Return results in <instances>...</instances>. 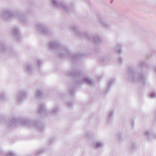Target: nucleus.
Wrapping results in <instances>:
<instances>
[{"mask_svg": "<svg viewBox=\"0 0 156 156\" xmlns=\"http://www.w3.org/2000/svg\"><path fill=\"white\" fill-rule=\"evenodd\" d=\"M49 44L51 49L54 50L57 56L61 57L68 56L71 58L72 62L81 59L84 55V53L83 52H80L76 54L72 52L70 53L66 47L56 41H51L50 42Z\"/></svg>", "mask_w": 156, "mask_h": 156, "instance_id": "1", "label": "nucleus"}, {"mask_svg": "<svg viewBox=\"0 0 156 156\" xmlns=\"http://www.w3.org/2000/svg\"><path fill=\"white\" fill-rule=\"evenodd\" d=\"M144 61L140 62L135 72L134 67H130L128 70L127 76L128 80L131 82L144 84L147 81V77L143 70V68L146 66Z\"/></svg>", "mask_w": 156, "mask_h": 156, "instance_id": "2", "label": "nucleus"}, {"mask_svg": "<svg viewBox=\"0 0 156 156\" xmlns=\"http://www.w3.org/2000/svg\"><path fill=\"white\" fill-rule=\"evenodd\" d=\"M8 127H15L19 125H22L30 128H34L38 131L41 132L43 129V126L42 124L39 123H35L34 121L28 120L27 119H22L20 120L18 119H14L9 122H7Z\"/></svg>", "mask_w": 156, "mask_h": 156, "instance_id": "3", "label": "nucleus"}, {"mask_svg": "<svg viewBox=\"0 0 156 156\" xmlns=\"http://www.w3.org/2000/svg\"><path fill=\"white\" fill-rule=\"evenodd\" d=\"M80 71L75 69L73 72H70L67 75L69 76L73 77L76 80V83L77 85H80L83 83L91 84L93 80L88 77H83L80 73Z\"/></svg>", "mask_w": 156, "mask_h": 156, "instance_id": "4", "label": "nucleus"}, {"mask_svg": "<svg viewBox=\"0 0 156 156\" xmlns=\"http://www.w3.org/2000/svg\"><path fill=\"white\" fill-rule=\"evenodd\" d=\"M2 16L3 19H7L14 18L19 20L23 23L26 22L27 20L26 17L23 14L22 12L21 11L12 12L9 10L5 11L3 12Z\"/></svg>", "mask_w": 156, "mask_h": 156, "instance_id": "5", "label": "nucleus"}, {"mask_svg": "<svg viewBox=\"0 0 156 156\" xmlns=\"http://www.w3.org/2000/svg\"><path fill=\"white\" fill-rule=\"evenodd\" d=\"M59 111L58 107H54L51 111L46 110L45 105L43 103L39 105L37 110V113L44 115H48L49 114L55 115Z\"/></svg>", "mask_w": 156, "mask_h": 156, "instance_id": "6", "label": "nucleus"}, {"mask_svg": "<svg viewBox=\"0 0 156 156\" xmlns=\"http://www.w3.org/2000/svg\"><path fill=\"white\" fill-rule=\"evenodd\" d=\"M51 2L54 6L57 8H61L66 12H68L71 9L72 7L69 8L67 5L63 4L57 0H51Z\"/></svg>", "mask_w": 156, "mask_h": 156, "instance_id": "7", "label": "nucleus"}, {"mask_svg": "<svg viewBox=\"0 0 156 156\" xmlns=\"http://www.w3.org/2000/svg\"><path fill=\"white\" fill-rule=\"evenodd\" d=\"M104 145V144L103 141L101 140H98L92 144L91 147L94 149H98L102 147Z\"/></svg>", "mask_w": 156, "mask_h": 156, "instance_id": "8", "label": "nucleus"}, {"mask_svg": "<svg viewBox=\"0 0 156 156\" xmlns=\"http://www.w3.org/2000/svg\"><path fill=\"white\" fill-rule=\"evenodd\" d=\"M26 97V93L24 90L20 91L18 95L17 96L16 100L20 102H22Z\"/></svg>", "mask_w": 156, "mask_h": 156, "instance_id": "9", "label": "nucleus"}, {"mask_svg": "<svg viewBox=\"0 0 156 156\" xmlns=\"http://www.w3.org/2000/svg\"><path fill=\"white\" fill-rule=\"evenodd\" d=\"M144 136L148 140H150L153 137L156 138V135L153 133L152 130L146 131L144 133Z\"/></svg>", "mask_w": 156, "mask_h": 156, "instance_id": "10", "label": "nucleus"}, {"mask_svg": "<svg viewBox=\"0 0 156 156\" xmlns=\"http://www.w3.org/2000/svg\"><path fill=\"white\" fill-rule=\"evenodd\" d=\"M37 29L38 32L46 34L48 31V30L44 28L43 25L41 23H39L37 25Z\"/></svg>", "mask_w": 156, "mask_h": 156, "instance_id": "11", "label": "nucleus"}, {"mask_svg": "<svg viewBox=\"0 0 156 156\" xmlns=\"http://www.w3.org/2000/svg\"><path fill=\"white\" fill-rule=\"evenodd\" d=\"M8 47L7 43L5 41L2 42L0 43L1 52H6L8 50Z\"/></svg>", "mask_w": 156, "mask_h": 156, "instance_id": "12", "label": "nucleus"}, {"mask_svg": "<svg viewBox=\"0 0 156 156\" xmlns=\"http://www.w3.org/2000/svg\"><path fill=\"white\" fill-rule=\"evenodd\" d=\"M13 33L16 38L18 39L20 37V32L18 28L14 27L12 29Z\"/></svg>", "mask_w": 156, "mask_h": 156, "instance_id": "13", "label": "nucleus"}, {"mask_svg": "<svg viewBox=\"0 0 156 156\" xmlns=\"http://www.w3.org/2000/svg\"><path fill=\"white\" fill-rule=\"evenodd\" d=\"M114 113V111L113 110L110 111L108 112L107 118V120L108 122H110L112 120Z\"/></svg>", "mask_w": 156, "mask_h": 156, "instance_id": "14", "label": "nucleus"}, {"mask_svg": "<svg viewBox=\"0 0 156 156\" xmlns=\"http://www.w3.org/2000/svg\"><path fill=\"white\" fill-rule=\"evenodd\" d=\"M115 50L116 52H118L119 54H120L122 52V45L121 44H117L115 48Z\"/></svg>", "mask_w": 156, "mask_h": 156, "instance_id": "15", "label": "nucleus"}, {"mask_svg": "<svg viewBox=\"0 0 156 156\" xmlns=\"http://www.w3.org/2000/svg\"><path fill=\"white\" fill-rule=\"evenodd\" d=\"M9 54L10 56H12L13 57L16 56L17 55V54L16 52L15 51L12 49H9Z\"/></svg>", "mask_w": 156, "mask_h": 156, "instance_id": "16", "label": "nucleus"}, {"mask_svg": "<svg viewBox=\"0 0 156 156\" xmlns=\"http://www.w3.org/2000/svg\"><path fill=\"white\" fill-rule=\"evenodd\" d=\"M23 67L26 69L30 73L31 72L32 69L31 65L29 64H25L24 65Z\"/></svg>", "mask_w": 156, "mask_h": 156, "instance_id": "17", "label": "nucleus"}, {"mask_svg": "<svg viewBox=\"0 0 156 156\" xmlns=\"http://www.w3.org/2000/svg\"><path fill=\"white\" fill-rule=\"evenodd\" d=\"M42 93L40 90H37L35 93V98L37 99L41 98L42 96Z\"/></svg>", "mask_w": 156, "mask_h": 156, "instance_id": "18", "label": "nucleus"}, {"mask_svg": "<svg viewBox=\"0 0 156 156\" xmlns=\"http://www.w3.org/2000/svg\"><path fill=\"white\" fill-rule=\"evenodd\" d=\"M100 23L102 25L107 28H108L110 26L109 24L107 21H104L101 20Z\"/></svg>", "mask_w": 156, "mask_h": 156, "instance_id": "19", "label": "nucleus"}, {"mask_svg": "<svg viewBox=\"0 0 156 156\" xmlns=\"http://www.w3.org/2000/svg\"><path fill=\"white\" fill-rule=\"evenodd\" d=\"M114 82V80L113 79H111L109 80L108 83V86L107 87L106 92H107L110 89V87L113 84Z\"/></svg>", "mask_w": 156, "mask_h": 156, "instance_id": "20", "label": "nucleus"}, {"mask_svg": "<svg viewBox=\"0 0 156 156\" xmlns=\"http://www.w3.org/2000/svg\"><path fill=\"white\" fill-rule=\"evenodd\" d=\"M42 61L39 59H36L34 62V65H36L37 66L40 67L41 64L42 63Z\"/></svg>", "mask_w": 156, "mask_h": 156, "instance_id": "21", "label": "nucleus"}, {"mask_svg": "<svg viewBox=\"0 0 156 156\" xmlns=\"http://www.w3.org/2000/svg\"><path fill=\"white\" fill-rule=\"evenodd\" d=\"M94 136V134L88 132L86 135V137L87 139L89 140L91 139Z\"/></svg>", "mask_w": 156, "mask_h": 156, "instance_id": "22", "label": "nucleus"}, {"mask_svg": "<svg viewBox=\"0 0 156 156\" xmlns=\"http://www.w3.org/2000/svg\"><path fill=\"white\" fill-rule=\"evenodd\" d=\"M70 31H73L76 34H78V30L76 27L74 25H72L70 26Z\"/></svg>", "mask_w": 156, "mask_h": 156, "instance_id": "23", "label": "nucleus"}, {"mask_svg": "<svg viewBox=\"0 0 156 156\" xmlns=\"http://www.w3.org/2000/svg\"><path fill=\"white\" fill-rule=\"evenodd\" d=\"M95 43H99L101 41V39L98 36H96L93 37L92 39Z\"/></svg>", "mask_w": 156, "mask_h": 156, "instance_id": "24", "label": "nucleus"}, {"mask_svg": "<svg viewBox=\"0 0 156 156\" xmlns=\"http://www.w3.org/2000/svg\"><path fill=\"white\" fill-rule=\"evenodd\" d=\"M6 97L5 94L3 93H0V101H5Z\"/></svg>", "mask_w": 156, "mask_h": 156, "instance_id": "25", "label": "nucleus"}, {"mask_svg": "<svg viewBox=\"0 0 156 156\" xmlns=\"http://www.w3.org/2000/svg\"><path fill=\"white\" fill-rule=\"evenodd\" d=\"M109 59V57L108 56H103L102 57L101 61L102 62H105Z\"/></svg>", "mask_w": 156, "mask_h": 156, "instance_id": "26", "label": "nucleus"}, {"mask_svg": "<svg viewBox=\"0 0 156 156\" xmlns=\"http://www.w3.org/2000/svg\"><path fill=\"white\" fill-rule=\"evenodd\" d=\"M129 148L131 150H133L136 148V145L135 143H133L129 144Z\"/></svg>", "mask_w": 156, "mask_h": 156, "instance_id": "27", "label": "nucleus"}, {"mask_svg": "<svg viewBox=\"0 0 156 156\" xmlns=\"http://www.w3.org/2000/svg\"><path fill=\"white\" fill-rule=\"evenodd\" d=\"M45 151V150L44 149H41L37 151L36 155H39L40 154L42 153Z\"/></svg>", "mask_w": 156, "mask_h": 156, "instance_id": "28", "label": "nucleus"}, {"mask_svg": "<svg viewBox=\"0 0 156 156\" xmlns=\"http://www.w3.org/2000/svg\"><path fill=\"white\" fill-rule=\"evenodd\" d=\"M150 96L152 98H154L156 97V94L154 92H151L150 94Z\"/></svg>", "mask_w": 156, "mask_h": 156, "instance_id": "29", "label": "nucleus"}, {"mask_svg": "<svg viewBox=\"0 0 156 156\" xmlns=\"http://www.w3.org/2000/svg\"><path fill=\"white\" fill-rule=\"evenodd\" d=\"M87 38L89 40H91V39H92V37L91 36H90L89 35H88L87 36Z\"/></svg>", "mask_w": 156, "mask_h": 156, "instance_id": "30", "label": "nucleus"}, {"mask_svg": "<svg viewBox=\"0 0 156 156\" xmlns=\"http://www.w3.org/2000/svg\"><path fill=\"white\" fill-rule=\"evenodd\" d=\"M119 60L120 63H122L123 62V59L122 58H119Z\"/></svg>", "mask_w": 156, "mask_h": 156, "instance_id": "31", "label": "nucleus"}, {"mask_svg": "<svg viewBox=\"0 0 156 156\" xmlns=\"http://www.w3.org/2000/svg\"><path fill=\"white\" fill-rule=\"evenodd\" d=\"M73 92H74V90H70V91H69L70 93L71 94H73Z\"/></svg>", "mask_w": 156, "mask_h": 156, "instance_id": "32", "label": "nucleus"}, {"mask_svg": "<svg viewBox=\"0 0 156 156\" xmlns=\"http://www.w3.org/2000/svg\"><path fill=\"white\" fill-rule=\"evenodd\" d=\"M70 104H70V103H68V106H69V107H71V105H70Z\"/></svg>", "mask_w": 156, "mask_h": 156, "instance_id": "33", "label": "nucleus"}, {"mask_svg": "<svg viewBox=\"0 0 156 156\" xmlns=\"http://www.w3.org/2000/svg\"><path fill=\"white\" fill-rule=\"evenodd\" d=\"M134 124H133V122L132 123V126H133V125Z\"/></svg>", "mask_w": 156, "mask_h": 156, "instance_id": "34", "label": "nucleus"}, {"mask_svg": "<svg viewBox=\"0 0 156 156\" xmlns=\"http://www.w3.org/2000/svg\"><path fill=\"white\" fill-rule=\"evenodd\" d=\"M155 121L156 122V119H155Z\"/></svg>", "mask_w": 156, "mask_h": 156, "instance_id": "35", "label": "nucleus"}, {"mask_svg": "<svg viewBox=\"0 0 156 156\" xmlns=\"http://www.w3.org/2000/svg\"><path fill=\"white\" fill-rule=\"evenodd\" d=\"M155 70L156 71V68H155Z\"/></svg>", "mask_w": 156, "mask_h": 156, "instance_id": "36", "label": "nucleus"}]
</instances>
